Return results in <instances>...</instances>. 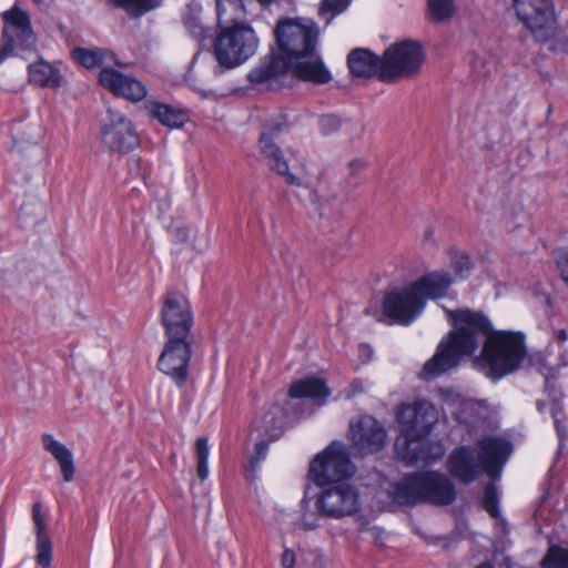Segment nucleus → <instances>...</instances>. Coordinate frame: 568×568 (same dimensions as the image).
Instances as JSON below:
<instances>
[{
    "label": "nucleus",
    "mask_w": 568,
    "mask_h": 568,
    "mask_svg": "<svg viewBox=\"0 0 568 568\" xmlns=\"http://www.w3.org/2000/svg\"><path fill=\"white\" fill-rule=\"evenodd\" d=\"M349 165L354 170H359L364 166V162L361 160H355V161H352Z\"/></svg>",
    "instance_id": "79ce46f5"
},
{
    "label": "nucleus",
    "mask_w": 568,
    "mask_h": 568,
    "mask_svg": "<svg viewBox=\"0 0 568 568\" xmlns=\"http://www.w3.org/2000/svg\"><path fill=\"white\" fill-rule=\"evenodd\" d=\"M303 525L306 529H315L318 525L316 523H310L306 520V518H303Z\"/></svg>",
    "instance_id": "37998d69"
},
{
    "label": "nucleus",
    "mask_w": 568,
    "mask_h": 568,
    "mask_svg": "<svg viewBox=\"0 0 568 568\" xmlns=\"http://www.w3.org/2000/svg\"><path fill=\"white\" fill-rule=\"evenodd\" d=\"M331 394L324 379L318 377H310L294 382L288 390V396L292 398H311V399H325Z\"/></svg>",
    "instance_id": "393cba45"
},
{
    "label": "nucleus",
    "mask_w": 568,
    "mask_h": 568,
    "mask_svg": "<svg viewBox=\"0 0 568 568\" xmlns=\"http://www.w3.org/2000/svg\"><path fill=\"white\" fill-rule=\"evenodd\" d=\"M542 568H568V548L560 546L549 547L541 561Z\"/></svg>",
    "instance_id": "2f4dec72"
},
{
    "label": "nucleus",
    "mask_w": 568,
    "mask_h": 568,
    "mask_svg": "<svg viewBox=\"0 0 568 568\" xmlns=\"http://www.w3.org/2000/svg\"><path fill=\"white\" fill-rule=\"evenodd\" d=\"M483 506L491 517H498V493L494 484L486 485L484 490Z\"/></svg>",
    "instance_id": "72a5a7b5"
},
{
    "label": "nucleus",
    "mask_w": 568,
    "mask_h": 568,
    "mask_svg": "<svg viewBox=\"0 0 568 568\" xmlns=\"http://www.w3.org/2000/svg\"><path fill=\"white\" fill-rule=\"evenodd\" d=\"M349 71L355 77L371 78L376 75L381 80L384 55L378 57L367 49H354L347 57Z\"/></svg>",
    "instance_id": "4be33fe9"
},
{
    "label": "nucleus",
    "mask_w": 568,
    "mask_h": 568,
    "mask_svg": "<svg viewBox=\"0 0 568 568\" xmlns=\"http://www.w3.org/2000/svg\"><path fill=\"white\" fill-rule=\"evenodd\" d=\"M30 81L44 88L55 89L62 83V75L58 69L45 61L29 65Z\"/></svg>",
    "instance_id": "a878e982"
},
{
    "label": "nucleus",
    "mask_w": 568,
    "mask_h": 568,
    "mask_svg": "<svg viewBox=\"0 0 568 568\" xmlns=\"http://www.w3.org/2000/svg\"><path fill=\"white\" fill-rule=\"evenodd\" d=\"M538 409H539L540 412H542V409H544V405L538 404Z\"/></svg>",
    "instance_id": "de8ad7c7"
},
{
    "label": "nucleus",
    "mask_w": 568,
    "mask_h": 568,
    "mask_svg": "<svg viewBox=\"0 0 568 568\" xmlns=\"http://www.w3.org/2000/svg\"><path fill=\"white\" fill-rule=\"evenodd\" d=\"M473 262L467 255L456 254L452 260V267L460 280L467 278L473 270Z\"/></svg>",
    "instance_id": "c9c22d12"
},
{
    "label": "nucleus",
    "mask_w": 568,
    "mask_h": 568,
    "mask_svg": "<svg viewBox=\"0 0 568 568\" xmlns=\"http://www.w3.org/2000/svg\"><path fill=\"white\" fill-rule=\"evenodd\" d=\"M286 129L287 121L284 115L267 121L258 140L260 152L263 154L271 169L284 176L287 183L302 185L301 178L290 172L288 164L284 160L282 151L274 142L278 134Z\"/></svg>",
    "instance_id": "2eb2a0df"
},
{
    "label": "nucleus",
    "mask_w": 568,
    "mask_h": 568,
    "mask_svg": "<svg viewBox=\"0 0 568 568\" xmlns=\"http://www.w3.org/2000/svg\"><path fill=\"white\" fill-rule=\"evenodd\" d=\"M41 439L43 448L58 462L64 481H72L75 475L72 452L64 444L57 440L51 434H43Z\"/></svg>",
    "instance_id": "5701e85b"
},
{
    "label": "nucleus",
    "mask_w": 568,
    "mask_h": 568,
    "mask_svg": "<svg viewBox=\"0 0 568 568\" xmlns=\"http://www.w3.org/2000/svg\"><path fill=\"white\" fill-rule=\"evenodd\" d=\"M118 7L123 8L130 16L140 17L162 3V0H112Z\"/></svg>",
    "instance_id": "c756f323"
},
{
    "label": "nucleus",
    "mask_w": 568,
    "mask_h": 568,
    "mask_svg": "<svg viewBox=\"0 0 568 568\" xmlns=\"http://www.w3.org/2000/svg\"><path fill=\"white\" fill-rule=\"evenodd\" d=\"M315 507L320 517L342 519L359 510V494L346 481L325 486L316 497Z\"/></svg>",
    "instance_id": "9d476101"
},
{
    "label": "nucleus",
    "mask_w": 568,
    "mask_h": 568,
    "mask_svg": "<svg viewBox=\"0 0 568 568\" xmlns=\"http://www.w3.org/2000/svg\"><path fill=\"white\" fill-rule=\"evenodd\" d=\"M398 505L428 503L446 506L455 501L457 493L453 481L437 471L414 473L394 483L388 491Z\"/></svg>",
    "instance_id": "423d86ee"
},
{
    "label": "nucleus",
    "mask_w": 568,
    "mask_h": 568,
    "mask_svg": "<svg viewBox=\"0 0 568 568\" xmlns=\"http://www.w3.org/2000/svg\"><path fill=\"white\" fill-rule=\"evenodd\" d=\"M556 50L568 53V38L561 39L556 43Z\"/></svg>",
    "instance_id": "ea45409f"
},
{
    "label": "nucleus",
    "mask_w": 568,
    "mask_h": 568,
    "mask_svg": "<svg viewBox=\"0 0 568 568\" xmlns=\"http://www.w3.org/2000/svg\"><path fill=\"white\" fill-rule=\"evenodd\" d=\"M246 12L244 0H216L219 23L239 20Z\"/></svg>",
    "instance_id": "c85d7f7f"
},
{
    "label": "nucleus",
    "mask_w": 568,
    "mask_h": 568,
    "mask_svg": "<svg viewBox=\"0 0 568 568\" xmlns=\"http://www.w3.org/2000/svg\"><path fill=\"white\" fill-rule=\"evenodd\" d=\"M72 55L81 65L87 69L95 67L110 68L109 62L114 59L113 53L103 49L89 50L84 48H77L73 50Z\"/></svg>",
    "instance_id": "cd10ccee"
},
{
    "label": "nucleus",
    "mask_w": 568,
    "mask_h": 568,
    "mask_svg": "<svg viewBox=\"0 0 568 568\" xmlns=\"http://www.w3.org/2000/svg\"><path fill=\"white\" fill-rule=\"evenodd\" d=\"M453 329L442 339L428 359L420 378L429 381L455 367L464 356H471L480 346L476 365L485 368L491 379L518 371L527 356L525 336L519 332H494L489 318L469 308L445 310Z\"/></svg>",
    "instance_id": "f257e3e1"
},
{
    "label": "nucleus",
    "mask_w": 568,
    "mask_h": 568,
    "mask_svg": "<svg viewBox=\"0 0 568 568\" xmlns=\"http://www.w3.org/2000/svg\"><path fill=\"white\" fill-rule=\"evenodd\" d=\"M179 234H181L182 239L183 240H186L187 237V232L185 230H179Z\"/></svg>",
    "instance_id": "49530a36"
},
{
    "label": "nucleus",
    "mask_w": 568,
    "mask_h": 568,
    "mask_svg": "<svg viewBox=\"0 0 568 568\" xmlns=\"http://www.w3.org/2000/svg\"><path fill=\"white\" fill-rule=\"evenodd\" d=\"M274 36L277 52L293 67V75L305 82L325 84L332 80L318 51V29L306 19H283Z\"/></svg>",
    "instance_id": "f03ea898"
},
{
    "label": "nucleus",
    "mask_w": 568,
    "mask_h": 568,
    "mask_svg": "<svg viewBox=\"0 0 568 568\" xmlns=\"http://www.w3.org/2000/svg\"><path fill=\"white\" fill-rule=\"evenodd\" d=\"M355 473L347 447L333 442L312 460L308 478L318 487L345 483Z\"/></svg>",
    "instance_id": "6e6552de"
},
{
    "label": "nucleus",
    "mask_w": 568,
    "mask_h": 568,
    "mask_svg": "<svg viewBox=\"0 0 568 568\" xmlns=\"http://www.w3.org/2000/svg\"><path fill=\"white\" fill-rule=\"evenodd\" d=\"M567 339V332L565 329H560L557 333V341L559 343H564Z\"/></svg>",
    "instance_id": "a19ab883"
},
{
    "label": "nucleus",
    "mask_w": 568,
    "mask_h": 568,
    "mask_svg": "<svg viewBox=\"0 0 568 568\" xmlns=\"http://www.w3.org/2000/svg\"><path fill=\"white\" fill-rule=\"evenodd\" d=\"M32 519L36 532L37 568H50L53 546L48 534L45 518L42 515V504L39 501L34 503L32 506Z\"/></svg>",
    "instance_id": "412c9836"
},
{
    "label": "nucleus",
    "mask_w": 568,
    "mask_h": 568,
    "mask_svg": "<svg viewBox=\"0 0 568 568\" xmlns=\"http://www.w3.org/2000/svg\"><path fill=\"white\" fill-rule=\"evenodd\" d=\"M193 342L194 338L165 337L158 359V369L169 376L179 387H183L189 378Z\"/></svg>",
    "instance_id": "9b49d317"
},
{
    "label": "nucleus",
    "mask_w": 568,
    "mask_h": 568,
    "mask_svg": "<svg viewBox=\"0 0 568 568\" xmlns=\"http://www.w3.org/2000/svg\"><path fill=\"white\" fill-rule=\"evenodd\" d=\"M424 60L425 54L418 42H396L384 52L381 81L392 83L403 78H412L420 71Z\"/></svg>",
    "instance_id": "1a4fd4ad"
},
{
    "label": "nucleus",
    "mask_w": 568,
    "mask_h": 568,
    "mask_svg": "<svg viewBox=\"0 0 568 568\" xmlns=\"http://www.w3.org/2000/svg\"><path fill=\"white\" fill-rule=\"evenodd\" d=\"M209 454L210 446L207 438H197L195 442L196 474L202 481L209 477Z\"/></svg>",
    "instance_id": "7c9ffc66"
},
{
    "label": "nucleus",
    "mask_w": 568,
    "mask_h": 568,
    "mask_svg": "<svg viewBox=\"0 0 568 568\" xmlns=\"http://www.w3.org/2000/svg\"><path fill=\"white\" fill-rule=\"evenodd\" d=\"M318 129L323 135H331L344 129L346 134L354 136L362 133L359 123L351 119H343L337 114H324L318 119Z\"/></svg>",
    "instance_id": "bb28decb"
},
{
    "label": "nucleus",
    "mask_w": 568,
    "mask_h": 568,
    "mask_svg": "<svg viewBox=\"0 0 568 568\" xmlns=\"http://www.w3.org/2000/svg\"><path fill=\"white\" fill-rule=\"evenodd\" d=\"M475 568H495V565L491 561H484L477 565Z\"/></svg>",
    "instance_id": "c03bdc74"
},
{
    "label": "nucleus",
    "mask_w": 568,
    "mask_h": 568,
    "mask_svg": "<svg viewBox=\"0 0 568 568\" xmlns=\"http://www.w3.org/2000/svg\"><path fill=\"white\" fill-rule=\"evenodd\" d=\"M283 568H293L295 565V554L290 549H285L281 557Z\"/></svg>",
    "instance_id": "58836bf2"
},
{
    "label": "nucleus",
    "mask_w": 568,
    "mask_h": 568,
    "mask_svg": "<svg viewBox=\"0 0 568 568\" xmlns=\"http://www.w3.org/2000/svg\"><path fill=\"white\" fill-rule=\"evenodd\" d=\"M2 37L6 43L0 49V64L12 53L14 47L31 49L36 44V37L31 28L29 14L18 6L3 12Z\"/></svg>",
    "instance_id": "4468645a"
},
{
    "label": "nucleus",
    "mask_w": 568,
    "mask_h": 568,
    "mask_svg": "<svg viewBox=\"0 0 568 568\" xmlns=\"http://www.w3.org/2000/svg\"><path fill=\"white\" fill-rule=\"evenodd\" d=\"M99 82L114 95L122 97L132 102L142 101L148 94V89L144 83L113 68H103L100 70Z\"/></svg>",
    "instance_id": "aec40b11"
},
{
    "label": "nucleus",
    "mask_w": 568,
    "mask_h": 568,
    "mask_svg": "<svg viewBox=\"0 0 568 568\" xmlns=\"http://www.w3.org/2000/svg\"><path fill=\"white\" fill-rule=\"evenodd\" d=\"M193 33H194L195 36H202V33H203L202 27L196 26V27L194 28Z\"/></svg>",
    "instance_id": "a18cd8bd"
},
{
    "label": "nucleus",
    "mask_w": 568,
    "mask_h": 568,
    "mask_svg": "<svg viewBox=\"0 0 568 568\" xmlns=\"http://www.w3.org/2000/svg\"><path fill=\"white\" fill-rule=\"evenodd\" d=\"M348 438L353 447L364 456L377 453L384 447L386 430L374 417L364 415L351 422Z\"/></svg>",
    "instance_id": "a211bd4d"
},
{
    "label": "nucleus",
    "mask_w": 568,
    "mask_h": 568,
    "mask_svg": "<svg viewBox=\"0 0 568 568\" xmlns=\"http://www.w3.org/2000/svg\"><path fill=\"white\" fill-rule=\"evenodd\" d=\"M349 1L351 0H323L318 9V14L326 19V23H329L335 16L342 13L347 8Z\"/></svg>",
    "instance_id": "473e14b6"
},
{
    "label": "nucleus",
    "mask_w": 568,
    "mask_h": 568,
    "mask_svg": "<svg viewBox=\"0 0 568 568\" xmlns=\"http://www.w3.org/2000/svg\"><path fill=\"white\" fill-rule=\"evenodd\" d=\"M43 211V205L40 203H24L20 210V217L26 222H29V217H33V222L37 223L41 220Z\"/></svg>",
    "instance_id": "e433bc0d"
},
{
    "label": "nucleus",
    "mask_w": 568,
    "mask_h": 568,
    "mask_svg": "<svg viewBox=\"0 0 568 568\" xmlns=\"http://www.w3.org/2000/svg\"><path fill=\"white\" fill-rule=\"evenodd\" d=\"M145 110L161 124L171 129L181 128L187 121L186 112L158 101H149L145 104Z\"/></svg>",
    "instance_id": "b1692460"
},
{
    "label": "nucleus",
    "mask_w": 568,
    "mask_h": 568,
    "mask_svg": "<svg viewBox=\"0 0 568 568\" xmlns=\"http://www.w3.org/2000/svg\"><path fill=\"white\" fill-rule=\"evenodd\" d=\"M477 448L459 446L452 450L446 462L452 477L463 484L475 481L484 473L493 479L499 477L511 454L510 443L501 437L487 436L477 442Z\"/></svg>",
    "instance_id": "7ed1b4c3"
},
{
    "label": "nucleus",
    "mask_w": 568,
    "mask_h": 568,
    "mask_svg": "<svg viewBox=\"0 0 568 568\" xmlns=\"http://www.w3.org/2000/svg\"><path fill=\"white\" fill-rule=\"evenodd\" d=\"M518 19L537 41H546L556 31L552 0H513Z\"/></svg>",
    "instance_id": "f8f14e48"
},
{
    "label": "nucleus",
    "mask_w": 568,
    "mask_h": 568,
    "mask_svg": "<svg viewBox=\"0 0 568 568\" xmlns=\"http://www.w3.org/2000/svg\"><path fill=\"white\" fill-rule=\"evenodd\" d=\"M428 8L434 19L442 20L453 13V0H428Z\"/></svg>",
    "instance_id": "f704fd0d"
},
{
    "label": "nucleus",
    "mask_w": 568,
    "mask_h": 568,
    "mask_svg": "<svg viewBox=\"0 0 568 568\" xmlns=\"http://www.w3.org/2000/svg\"><path fill=\"white\" fill-rule=\"evenodd\" d=\"M293 74V67L275 50L263 57L248 72L247 80L260 90L278 89L287 74Z\"/></svg>",
    "instance_id": "f3484780"
},
{
    "label": "nucleus",
    "mask_w": 568,
    "mask_h": 568,
    "mask_svg": "<svg viewBox=\"0 0 568 568\" xmlns=\"http://www.w3.org/2000/svg\"><path fill=\"white\" fill-rule=\"evenodd\" d=\"M551 417L554 419V424L556 427V430L560 437L565 434V427L562 422L565 420V412L562 410L561 406L558 404H554L551 407Z\"/></svg>",
    "instance_id": "4c0bfd02"
},
{
    "label": "nucleus",
    "mask_w": 568,
    "mask_h": 568,
    "mask_svg": "<svg viewBox=\"0 0 568 568\" xmlns=\"http://www.w3.org/2000/svg\"><path fill=\"white\" fill-rule=\"evenodd\" d=\"M450 284L448 272L428 273L407 287L387 293L383 302L384 314L397 324L409 325L424 311L426 300L444 297Z\"/></svg>",
    "instance_id": "39448f33"
},
{
    "label": "nucleus",
    "mask_w": 568,
    "mask_h": 568,
    "mask_svg": "<svg viewBox=\"0 0 568 568\" xmlns=\"http://www.w3.org/2000/svg\"><path fill=\"white\" fill-rule=\"evenodd\" d=\"M285 413L277 403L271 404L268 408L253 422V429L261 438L255 444L256 462L265 458L271 442L277 440L283 434Z\"/></svg>",
    "instance_id": "6ab92c4d"
},
{
    "label": "nucleus",
    "mask_w": 568,
    "mask_h": 568,
    "mask_svg": "<svg viewBox=\"0 0 568 568\" xmlns=\"http://www.w3.org/2000/svg\"><path fill=\"white\" fill-rule=\"evenodd\" d=\"M101 138L104 145L116 152H129L140 142L132 121L122 112L113 109H109L106 112Z\"/></svg>",
    "instance_id": "dca6fc26"
},
{
    "label": "nucleus",
    "mask_w": 568,
    "mask_h": 568,
    "mask_svg": "<svg viewBox=\"0 0 568 568\" xmlns=\"http://www.w3.org/2000/svg\"><path fill=\"white\" fill-rule=\"evenodd\" d=\"M437 420L435 406L427 400L403 404L397 413L400 434L395 442V452L406 464L416 462L429 463L443 456L444 450L437 446V453L430 456L425 449V438Z\"/></svg>",
    "instance_id": "20e7f679"
},
{
    "label": "nucleus",
    "mask_w": 568,
    "mask_h": 568,
    "mask_svg": "<svg viewBox=\"0 0 568 568\" xmlns=\"http://www.w3.org/2000/svg\"><path fill=\"white\" fill-rule=\"evenodd\" d=\"M165 337L194 338V317L189 300L175 291L166 292L160 312Z\"/></svg>",
    "instance_id": "ddd939ff"
},
{
    "label": "nucleus",
    "mask_w": 568,
    "mask_h": 568,
    "mask_svg": "<svg viewBox=\"0 0 568 568\" xmlns=\"http://www.w3.org/2000/svg\"><path fill=\"white\" fill-rule=\"evenodd\" d=\"M231 22L230 26L220 27L213 41V52L217 62L214 68L216 75L245 63L258 50L260 40L254 29L244 22Z\"/></svg>",
    "instance_id": "0eeeda50"
}]
</instances>
